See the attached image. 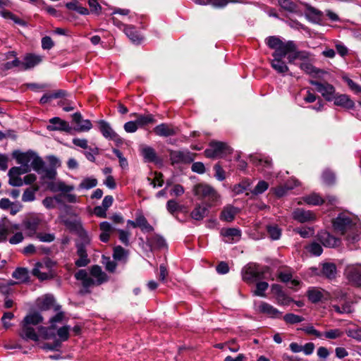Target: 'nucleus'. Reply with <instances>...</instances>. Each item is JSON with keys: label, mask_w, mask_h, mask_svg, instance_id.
I'll return each mask as SVG.
<instances>
[{"label": "nucleus", "mask_w": 361, "mask_h": 361, "mask_svg": "<svg viewBox=\"0 0 361 361\" xmlns=\"http://www.w3.org/2000/svg\"><path fill=\"white\" fill-rule=\"evenodd\" d=\"M265 42L270 49L274 50L273 59L270 61L272 68L278 73L285 75L289 68L283 59L290 51L294 50V42H283L279 37L270 36L265 39Z\"/></svg>", "instance_id": "obj_1"}, {"label": "nucleus", "mask_w": 361, "mask_h": 361, "mask_svg": "<svg viewBox=\"0 0 361 361\" xmlns=\"http://www.w3.org/2000/svg\"><path fill=\"white\" fill-rule=\"evenodd\" d=\"M269 267H262L255 263H249L242 270V276L244 281L252 283L257 280L265 279V274L269 272Z\"/></svg>", "instance_id": "obj_2"}, {"label": "nucleus", "mask_w": 361, "mask_h": 361, "mask_svg": "<svg viewBox=\"0 0 361 361\" xmlns=\"http://www.w3.org/2000/svg\"><path fill=\"white\" fill-rule=\"evenodd\" d=\"M233 149L225 142L212 141L209 147L204 150V155L207 158L222 157L224 155L231 154Z\"/></svg>", "instance_id": "obj_3"}, {"label": "nucleus", "mask_w": 361, "mask_h": 361, "mask_svg": "<svg viewBox=\"0 0 361 361\" xmlns=\"http://www.w3.org/2000/svg\"><path fill=\"white\" fill-rule=\"evenodd\" d=\"M194 194L199 199H207V203H214L219 199V195L211 186L206 184H197L194 188Z\"/></svg>", "instance_id": "obj_4"}, {"label": "nucleus", "mask_w": 361, "mask_h": 361, "mask_svg": "<svg viewBox=\"0 0 361 361\" xmlns=\"http://www.w3.org/2000/svg\"><path fill=\"white\" fill-rule=\"evenodd\" d=\"M169 159L171 165L178 164H190L192 162L195 157V154L188 151L169 150Z\"/></svg>", "instance_id": "obj_5"}, {"label": "nucleus", "mask_w": 361, "mask_h": 361, "mask_svg": "<svg viewBox=\"0 0 361 361\" xmlns=\"http://www.w3.org/2000/svg\"><path fill=\"white\" fill-rule=\"evenodd\" d=\"M41 219L36 214L26 216L22 221L21 227L29 237H32L37 233L39 226L41 224Z\"/></svg>", "instance_id": "obj_6"}, {"label": "nucleus", "mask_w": 361, "mask_h": 361, "mask_svg": "<svg viewBox=\"0 0 361 361\" xmlns=\"http://www.w3.org/2000/svg\"><path fill=\"white\" fill-rule=\"evenodd\" d=\"M333 226L336 232L344 235L353 227V223L350 216L340 214L333 220Z\"/></svg>", "instance_id": "obj_7"}, {"label": "nucleus", "mask_w": 361, "mask_h": 361, "mask_svg": "<svg viewBox=\"0 0 361 361\" xmlns=\"http://www.w3.org/2000/svg\"><path fill=\"white\" fill-rule=\"evenodd\" d=\"M310 84L316 87V90L321 93L326 101H332L334 98L335 87L327 82H321L317 80H310Z\"/></svg>", "instance_id": "obj_8"}, {"label": "nucleus", "mask_w": 361, "mask_h": 361, "mask_svg": "<svg viewBox=\"0 0 361 361\" xmlns=\"http://www.w3.org/2000/svg\"><path fill=\"white\" fill-rule=\"evenodd\" d=\"M344 274L350 283L361 287V264L348 266L345 269Z\"/></svg>", "instance_id": "obj_9"}, {"label": "nucleus", "mask_w": 361, "mask_h": 361, "mask_svg": "<svg viewBox=\"0 0 361 361\" xmlns=\"http://www.w3.org/2000/svg\"><path fill=\"white\" fill-rule=\"evenodd\" d=\"M37 307L41 311H47L54 308V311H59L61 305L55 304V299L52 295L47 294L37 300Z\"/></svg>", "instance_id": "obj_10"}, {"label": "nucleus", "mask_w": 361, "mask_h": 361, "mask_svg": "<svg viewBox=\"0 0 361 361\" xmlns=\"http://www.w3.org/2000/svg\"><path fill=\"white\" fill-rule=\"evenodd\" d=\"M64 224L71 231L77 232L81 240H83L86 243H90V238L87 231L83 228L82 224L80 221L66 220L64 221Z\"/></svg>", "instance_id": "obj_11"}, {"label": "nucleus", "mask_w": 361, "mask_h": 361, "mask_svg": "<svg viewBox=\"0 0 361 361\" xmlns=\"http://www.w3.org/2000/svg\"><path fill=\"white\" fill-rule=\"evenodd\" d=\"M220 235L224 238V243L231 244L240 240L242 233L237 228H223L220 231Z\"/></svg>", "instance_id": "obj_12"}, {"label": "nucleus", "mask_w": 361, "mask_h": 361, "mask_svg": "<svg viewBox=\"0 0 361 361\" xmlns=\"http://www.w3.org/2000/svg\"><path fill=\"white\" fill-rule=\"evenodd\" d=\"M88 244H90V243H86L83 240H82L81 243H78L76 244L77 255H78L79 259L75 262V264L78 267H85L90 262V260L88 259L86 250V245Z\"/></svg>", "instance_id": "obj_13"}, {"label": "nucleus", "mask_w": 361, "mask_h": 361, "mask_svg": "<svg viewBox=\"0 0 361 361\" xmlns=\"http://www.w3.org/2000/svg\"><path fill=\"white\" fill-rule=\"evenodd\" d=\"M42 61V56L32 53L26 54L21 61V71L32 69Z\"/></svg>", "instance_id": "obj_14"}, {"label": "nucleus", "mask_w": 361, "mask_h": 361, "mask_svg": "<svg viewBox=\"0 0 361 361\" xmlns=\"http://www.w3.org/2000/svg\"><path fill=\"white\" fill-rule=\"evenodd\" d=\"M18 335L22 339L26 341H37L39 340V335L35 331V329L32 326L22 322L20 323Z\"/></svg>", "instance_id": "obj_15"}, {"label": "nucleus", "mask_w": 361, "mask_h": 361, "mask_svg": "<svg viewBox=\"0 0 361 361\" xmlns=\"http://www.w3.org/2000/svg\"><path fill=\"white\" fill-rule=\"evenodd\" d=\"M293 219L300 223L313 221L316 219L315 214L311 211H307L302 208L295 209L292 214Z\"/></svg>", "instance_id": "obj_16"}, {"label": "nucleus", "mask_w": 361, "mask_h": 361, "mask_svg": "<svg viewBox=\"0 0 361 361\" xmlns=\"http://www.w3.org/2000/svg\"><path fill=\"white\" fill-rule=\"evenodd\" d=\"M75 278L82 281V285L85 289V293H90L89 288L93 286H96V281L88 276V274L85 269H80L75 274Z\"/></svg>", "instance_id": "obj_17"}, {"label": "nucleus", "mask_w": 361, "mask_h": 361, "mask_svg": "<svg viewBox=\"0 0 361 361\" xmlns=\"http://www.w3.org/2000/svg\"><path fill=\"white\" fill-rule=\"evenodd\" d=\"M99 130L102 135L109 140L118 142L121 140L118 135L111 128L109 123L104 120L98 121Z\"/></svg>", "instance_id": "obj_18"}, {"label": "nucleus", "mask_w": 361, "mask_h": 361, "mask_svg": "<svg viewBox=\"0 0 361 361\" xmlns=\"http://www.w3.org/2000/svg\"><path fill=\"white\" fill-rule=\"evenodd\" d=\"M16 52L11 51H8L6 55V59H9L11 57H13V60L11 61H7L1 65V70L2 71H7L8 70L17 68L19 71H21V61L16 56Z\"/></svg>", "instance_id": "obj_19"}, {"label": "nucleus", "mask_w": 361, "mask_h": 361, "mask_svg": "<svg viewBox=\"0 0 361 361\" xmlns=\"http://www.w3.org/2000/svg\"><path fill=\"white\" fill-rule=\"evenodd\" d=\"M214 205L212 203H207L206 206H202L200 204L195 205L190 213V216L196 221H202L209 214V208Z\"/></svg>", "instance_id": "obj_20"}, {"label": "nucleus", "mask_w": 361, "mask_h": 361, "mask_svg": "<svg viewBox=\"0 0 361 361\" xmlns=\"http://www.w3.org/2000/svg\"><path fill=\"white\" fill-rule=\"evenodd\" d=\"M257 309L259 313L264 314L271 318H280L282 314V312L265 302H262L258 305Z\"/></svg>", "instance_id": "obj_21"}, {"label": "nucleus", "mask_w": 361, "mask_h": 361, "mask_svg": "<svg viewBox=\"0 0 361 361\" xmlns=\"http://www.w3.org/2000/svg\"><path fill=\"white\" fill-rule=\"evenodd\" d=\"M238 212L239 209L237 207L227 204L222 209L219 219L222 221L232 222Z\"/></svg>", "instance_id": "obj_22"}, {"label": "nucleus", "mask_w": 361, "mask_h": 361, "mask_svg": "<svg viewBox=\"0 0 361 361\" xmlns=\"http://www.w3.org/2000/svg\"><path fill=\"white\" fill-rule=\"evenodd\" d=\"M130 117H135V122L138 127L143 128L149 124H152L156 122L154 116L152 114H140L137 113H132L130 114Z\"/></svg>", "instance_id": "obj_23"}, {"label": "nucleus", "mask_w": 361, "mask_h": 361, "mask_svg": "<svg viewBox=\"0 0 361 361\" xmlns=\"http://www.w3.org/2000/svg\"><path fill=\"white\" fill-rule=\"evenodd\" d=\"M51 125L47 126L49 130H62L68 132L71 129L69 124L59 117H54L49 120Z\"/></svg>", "instance_id": "obj_24"}, {"label": "nucleus", "mask_w": 361, "mask_h": 361, "mask_svg": "<svg viewBox=\"0 0 361 361\" xmlns=\"http://www.w3.org/2000/svg\"><path fill=\"white\" fill-rule=\"evenodd\" d=\"M34 156L35 153L32 152H20L15 151L13 153V157L16 159V161L22 164L24 168L28 169V170H30L28 164Z\"/></svg>", "instance_id": "obj_25"}, {"label": "nucleus", "mask_w": 361, "mask_h": 361, "mask_svg": "<svg viewBox=\"0 0 361 361\" xmlns=\"http://www.w3.org/2000/svg\"><path fill=\"white\" fill-rule=\"evenodd\" d=\"M153 130L157 135L161 137H169L176 134L173 126L167 123H161L157 126Z\"/></svg>", "instance_id": "obj_26"}, {"label": "nucleus", "mask_w": 361, "mask_h": 361, "mask_svg": "<svg viewBox=\"0 0 361 361\" xmlns=\"http://www.w3.org/2000/svg\"><path fill=\"white\" fill-rule=\"evenodd\" d=\"M90 274L96 278V286H99L109 280V277L106 273H104L101 267L98 265H94L90 269Z\"/></svg>", "instance_id": "obj_27"}, {"label": "nucleus", "mask_w": 361, "mask_h": 361, "mask_svg": "<svg viewBox=\"0 0 361 361\" xmlns=\"http://www.w3.org/2000/svg\"><path fill=\"white\" fill-rule=\"evenodd\" d=\"M99 229L101 231L99 240L103 243L109 242L110 236L114 231V228L112 227L111 224L107 221L101 222L99 224Z\"/></svg>", "instance_id": "obj_28"}, {"label": "nucleus", "mask_w": 361, "mask_h": 361, "mask_svg": "<svg viewBox=\"0 0 361 361\" xmlns=\"http://www.w3.org/2000/svg\"><path fill=\"white\" fill-rule=\"evenodd\" d=\"M337 269L334 263L326 262L322 264L321 275L328 279H334L336 276Z\"/></svg>", "instance_id": "obj_29"}, {"label": "nucleus", "mask_w": 361, "mask_h": 361, "mask_svg": "<svg viewBox=\"0 0 361 361\" xmlns=\"http://www.w3.org/2000/svg\"><path fill=\"white\" fill-rule=\"evenodd\" d=\"M319 239L326 247H336L340 243L338 238L331 235L328 232L322 233L319 235Z\"/></svg>", "instance_id": "obj_30"}, {"label": "nucleus", "mask_w": 361, "mask_h": 361, "mask_svg": "<svg viewBox=\"0 0 361 361\" xmlns=\"http://www.w3.org/2000/svg\"><path fill=\"white\" fill-rule=\"evenodd\" d=\"M281 10L289 13H298L299 8L298 4L293 0H278Z\"/></svg>", "instance_id": "obj_31"}, {"label": "nucleus", "mask_w": 361, "mask_h": 361, "mask_svg": "<svg viewBox=\"0 0 361 361\" xmlns=\"http://www.w3.org/2000/svg\"><path fill=\"white\" fill-rule=\"evenodd\" d=\"M124 32L130 40L136 44H140L143 41V37L133 26H126Z\"/></svg>", "instance_id": "obj_32"}, {"label": "nucleus", "mask_w": 361, "mask_h": 361, "mask_svg": "<svg viewBox=\"0 0 361 361\" xmlns=\"http://www.w3.org/2000/svg\"><path fill=\"white\" fill-rule=\"evenodd\" d=\"M300 68L301 70L305 71L307 74L316 76L317 75L319 78L320 77L319 74H324L326 71L324 70L319 69L314 66L312 63L309 62H304L300 64Z\"/></svg>", "instance_id": "obj_33"}, {"label": "nucleus", "mask_w": 361, "mask_h": 361, "mask_svg": "<svg viewBox=\"0 0 361 361\" xmlns=\"http://www.w3.org/2000/svg\"><path fill=\"white\" fill-rule=\"evenodd\" d=\"M334 104L340 106L348 109H353L354 107V102L352 101L348 96L345 94H341L339 96H334Z\"/></svg>", "instance_id": "obj_34"}, {"label": "nucleus", "mask_w": 361, "mask_h": 361, "mask_svg": "<svg viewBox=\"0 0 361 361\" xmlns=\"http://www.w3.org/2000/svg\"><path fill=\"white\" fill-rule=\"evenodd\" d=\"M147 243L152 249H161L166 246L164 238L157 234L147 238Z\"/></svg>", "instance_id": "obj_35"}, {"label": "nucleus", "mask_w": 361, "mask_h": 361, "mask_svg": "<svg viewBox=\"0 0 361 361\" xmlns=\"http://www.w3.org/2000/svg\"><path fill=\"white\" fill-rule=\"evenodd\" d=\"M141 153L146 161L155 163L158 161L157 154L152 147L146 146L142 149Z\"/></svg>", "instance_id": "obj_36"}, {"label": "nucleus", "mask_w": 361, "mask_h": 361, "mask_svg": "<svg viewBox=\"0 0 361 361\" xmlns=\"http://www.w3.org/2000/svg\"><path fill=\"white\" fill-rule=\"evenodd\" d=\"M43 317L40 313L35 312L30 314L26 315L23 320L21 322L22 323L27 324L29 326L31 325H37L42 322Z\"/></svg>", "instance_id": "obj_37"}, {"label": "nucleus", "mask_w": 361, "mask_h": 361, "mask_svg": "<svg viewBox=\"0 0 361 361\" xmlns=\"http://www.w3.org/2000/svg\"><path fill=\"white\" fill-rule=\"evenodd\" d=\"M307 296L312 303H317L324 298L323 290L317 288H312L307 290Z\"/></svg>", "instance_id": "obj_38"}, {"label": "nucleus", "mask_w": 361, "mask_h": 361, "mask_svg": "<svg viewBox=\"0 0 361 361\" xmlns=\"http://www.w3.org/2000/svg\"><path fill=\"white\" fill-rule=\"evenodd\" d=\"M341 306L339 305H333L332 308L338 314H350L353 312L352 307L353 302L347 300L342 302Z\"/></svg>", "instance_id": "obj_39"}, {"label": "nucleus", "mask_w": 361, "mask_h": 361, "mask_svg": "<svg viewBox=\"0 0 361 361\" xmlns=\"http://www.w3.org/2000/svg\"><path fill=\"white\" fill-rule=\"evenodd\" d=\"M267 231L271 240H276L281 238L282 230L278 225L271 224L267 226Z\"/></svg>", "instance_id": "obj_40"}, {"label": "nucleus", "mask_w": 361, "mask_h": 361, "mask_svg": "<svg viewBox=\"0 0 361 361\" xmlns=\"http://www.w3.org/2000/svg\"><path fill=\"white\" fill-rule=\"evenodd\" d=\"M51 190L54 192L60 191L63 193H68L74 190V187L73 185H66L63 181H59L52 184Z\"/></svg>", "instance_id": "obj_41"}, {"label": "nucleus", "mask_w": 361, "mask_h": 361, "mask_svg": "<svg viewBox=\"0 0 361 361\" xmlns=\"http://www.w3.org/2000/svg\"><path fill=\"white\" fill-rule=\"evenodd\" d=\"M303 201L310 205H320L322 204L325 200H323L319 195L312 193L302 197Z\"/></svg>", "instance_id": "obj_42"}, {"label": "nucleus", "mask_w": 361, "mask_h": 361, "mask_svg": "<svg viewBox=\"0 0 361 361\" xmlns=\"http://www.w3.org/2000/svg\"><path fill=\"white\" fill-rule=\"evenodd\" d=\"M136 224L142 231L152 232L154 231L153 226L148 223L147 219L143 215L137 216Z\"/></svg>", "instance_id": "obj_43"}, {"label": "nucleus", "mask_w": 361, "mask_h": 361, "mask_svg": "<svg viewBox=\"0 0 361 361\" xmlns=\"http://www.w3.org/2000/svg\"><path fill=\"white\" fill-rule=\"evenodd\" d=\"M12 277L24 282L28 278L27 269L23 267H18L13 272Z\"/></svg>", "instance_id": "obj_44"}, {"label": "nucleus", "mask_w": 361, "mask_h": 361, "mask_svg": "<svg viewBox=\"0 0 361 361\" xmlns=\"http://www.w3.org/2000/svg\"><path fill=\"white\" fill-rule=\"evenodd\" d=\"M283 319L286 324H298L304 321L305 319L304 317L293 313L286 314Z\"/></svg>", "instance_id": "obj_45"}, {"label": "nucleus", "mask_w": 361, "mask_h": 361, "mask_svg": "<svg viewBox=\"0 0 361 361\" xmlns=\"http://www.w3.org/2000/svg\"><path fill=\"white\" fill-rule=\"evenodd\" d=\"M0 15L6 19H11L14 23H16L18 25H24L25 21L22 20L21 18H18L17 16L13 14L9 11H2L0 12Z\"/></svg>", "instance_id": "obj_46"}, {"label": "nucleus", "mask_w": 361, "mask_h": 361, "mask_svg": "<svg viewBox=\"0 0 361 361\" xmlns=\"http://www.w3.org/2000/svg\"><path fill=\"white\" fill-rule=\"evenodd\" d=\"M97 185V180L93 178H86L79 185V188L89 190Z\"/></svg>", "instance_id": "obj_47"}, {"label": "nucleus", "mask_w": 361, "mask_h": 361, "mask_svg": "<svg viewBox=\"0 0 361 361\" xmlns=\"http://www.w3.org/2000/svg\"><path fill=\"white\" fill-rule=\"evenodd\" d=\"M38 190V188H27L22 196V201L23 202H32L35 200V192Z\"/></svg>", "instance_id": "obj_48"}, {"label": "nucleus", "mask_w": 361, "mask_h": 361, "mask_svg": "<svg viewBox=\"0 0 361 361\" xmlns=\"http://www.w3.org/2000/svg\"><path fill=\"white\" fill-rule=\"evenodd\" d=\"M322 335L327 339H336L342 337L343 332L339 329H334L325 331Z\"/></svg>", "instance_id": "obj_49"}, {"label": "nucleus", "mask_w": 361, "mask_h": 361, "mask_svg": "<svg viewBox=\"0 0 361 361\" xmlns=\"http://www.w3.org/2000/svg\"><path fill=\"white\" fill-rule=\"evenodd\" d=\"M250 185L249 180H244L238 184L234 185L233 191L236 194L239 195L247 190Z\"/></svg>", "instance_id": "obj_50"}, {"label": "nucleus", "mask_w": 361, "mask_h": 361, "mask_svg": "<svg viewBox=\"0 0 361 361\" xmlns=\"http://www.w3.org/2000/svg\"><path fill=\"white\" fill-rule=\"evenodd\" d=\"M269 188V184L265 180L258 182L255 188L251 191L253 195H258L265 192Z\"/></svg>", "instance_id": "obj_51"}, {"label": "nucleus", "mask_w": 361, "mask_h": 361, "mask_svg": "<svg viewBox=\"0 0 361 361\" xmlns=\"http://www.w3.org/2000/svg\"><path fill=\"white\" fill-rule=\"evenodd\" d=\"M269 284L265 281H260L256 284V290L254 294L257 296L264 297V292L267 290Z\"/></svg>", "instance_id": "obj_52"}, {"label": "nucleus", "mask_w": 361, "mask_h": 361, "mask_svg": "<svg viewBox=\"0 0 361 361\" xmlns=\"http://www.w3.org/2000/svg\"><path fill=\"white\" fill-rule=\"evenodd\" d=\"M307 250H308V252H310L311 254L315 256H319L323 251L321 245L316 242L312 243L310 245H309L307 247Z\"/></svg>", "instance_id": "obj_53"}, {"label": "nucleus", "mask_w": 361, "mask_h": 361, "mask_svg": "<svg viewBox=\"0 0 361 361\" xmlns=\"http://www.w3.org/2000/svg\"><path fill=\"white\" fill-rule=\"evenodd\" d=\"M126 255L127 252L121 245H117L114 248L113 257L115 260H121Z\"/></svg>", "instance_id": "obj_54"}, {"label": "nucleus", "mask_w": 361, "mask_h": 361, "mask_svg": "<svg viewBox=\"0 0 361 361\" xmlns=\"http://www.w3.org/2000/svg\"><path fill=\"white\" fill-rule=\"evenodd\" d=\"M32 161L31 162V165L32 169L36 171L37 172L39 173V171L43 169L44 162L42 159L41 157L38 156H34V157L32 159Z\"/></svg>", "instance_id": "obj_55"}, {"label": "nucleus", "mask_w": 361, "mask_h": 361, "mask_svg": "<svg viewBox=\"0 0 361 361\" xmlns=\"http://www.w3.org/2000/svg\"><path fill=\"white\" fill-rule=\"evenodd\" d=\"M118 239L120 241L126 246H128L130 245L129 237L130 235V233L127 231H124L123 229L118 230Z\"/></svg>", "instance_id": "obj_56"}, {"label": "nucleus", "mask_w": 361, "mask_h": 361, "mask_svg": "<svg viewBox=\"0 0 361 361\" xmlns=\"http://www.w3.org/2000/svg\"><path fill=\"white\" fill-rule=\"evenodd\" d=\"M8 233L6 220L4 219L0 221V242L5 241Z\"/></svg>", "instance_id": "obj_57"}, {"label": "nucleus", "mask_w": 361, "mask_h": 361, "mask_svg": "<svg viewBox=\"0 0 361 361\" xmlns=\"http://www.w3.org/2000/svg\"><path fill=\"white\" fill-rule=\"evenodd\" d=\"M36 237L42 242L51 243L54 240L55 235L52 233H37Z\"/></svg>", "instance_id": "obj_58"}, {"label": "nucleus", "mask_w": 361, "mask_h": 361, "mask_svg": "<svg viewBox=\"0 0 361 361\" xmlns=\"http://www.w3.org/2000/svg\"><path fill=\"white\" fill-rule=\"evenodd\" d=\"M322 178L324 182L328 185H331L335 182V175L329 170L323 172Z\"/></svg>", "instance_id": "obj_59"}, {"label": "nucleus", "mask_w": 361, "mask_h": 361, "mask_svg": "<svg viewBox=\"0 0 361 361\" xmlns=\"http://www.w3.org/2000/svg\"><path fill=\"white\" fill-rule=\"evenodd\" d=\"M61 347V342L60 340L56 339L52 343H46L42 346V348L44 350H59Z\"/></svg>", "instance_id": "obj_60"}, {"label": "nucleus", "mask_w": 361, "mask_h": 361, "mask_svg": "<svg viewBox=\"0 0 361 361\" xmlns=\"http://www.w3.org/2000/svg\"><path fill=\"white\" fill-rule=\"evenodd\" d=\"M214 170L215 171L214 176L216 178V179L221 181L226 178L225 171L223 169L219 163H217L214 166Z\"/></svg>", "instance_id": "obj_61"}, {"label": "nucleus", "mask_w": 361, "mask_h": 361, "mask_svg": "<svg viewBox=\"0 0 361 361\" xmlns=\"http://www.w3.org/2000/svg\"><path fill=\"white\" fill-rule=\"evenodd\" d=\"M57 334L61 338V342L67 341L69 338V326H64L59 328L57 331Z\"/></svg>", "instance_id": "obj_62"}, {"label": "nucleus", "mask_w": 361, "mask_h": 361, "mask_svg": "<svg viewBox=\"0 0 361 361\" xmlns=\"http://www.w3.org/2000/svg\"><path fill=\"white\" fill-rule=\"evenodd\" d=\"M30 170L28 169L23 167L14 166L10 169L8 171V176H19L21 174L27 173Z\"/></svg>", "instance_id": "obj_63"}, {"label": "nucleus", "mask_w": 361, "mask_h": 361, "mask_svg": "<svg viewBox=\"0 0 361 361\" xmlns=\"http://www.w3.org/2000/svg\"><path fill=\"white\" fill-rule=\"evenodd\" d=\"M346 334L349 337H351L357 341H361V329H350L347 331Z\"/></svg>", "instance_id": "obj_64"}]
</instances>
